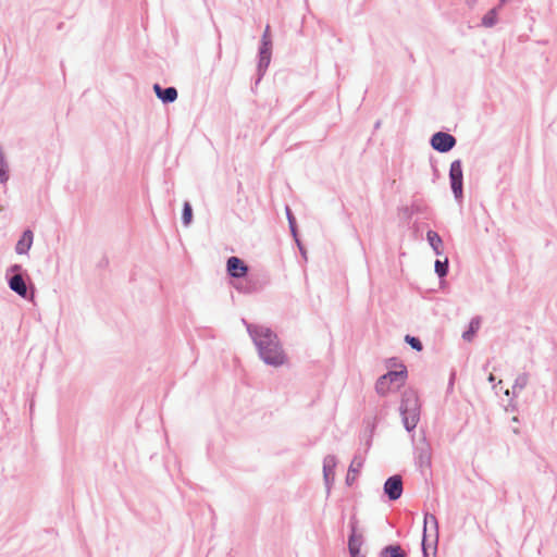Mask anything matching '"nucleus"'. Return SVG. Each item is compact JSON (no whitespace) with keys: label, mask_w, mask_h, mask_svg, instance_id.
<instances>
[{"label":"nucleus","mask_w":557,"mask_h":557,"mask_svg":"<svg viewBox=\"0 0 557 557\" xmlns=\"http://www.w3.org/2000/svg\"><path fill=\"white\" fill-rule=\"evenodd\" d=\"M483 24L487 27H491L496 22V11L491 10L484 17H483Z\"/></svg>","instance_id":"6ab92c4d"},{"label":"nucleus","mask_w":557,"mask_h":557,"mask_svg":"<svg viewBox=\"0 0 557 557\" xmlns=\"http://www.w3.org/2000/svg\"><path fill=\"white\" fill-rule=\"evenodd\" d=\"M33 243V233L30 231L24 232L22 238L16 244V252L22 255L28 251Z\"/></svg>","instance_id":"ddd939ff"},{"label":"nucleus","mask_w":557,"mask_h":557,"mask_svg":"<svg viewBox=\"0 0 557 557\" xmlns=\"http://www.w3.org/2000/svg\"><path fill=\"white\" fill-rule=\"evenodd\" d=\"M248 268L244 261L237 257H231L227 260V272L233 277H244L247 274Z\"/></svg>","instance_id":"1a4fd4ad"},{"label":"nucleus","mask_w":557,"mask_h":557,"mask_svg":"<svg viewBox=\"0 0 557 557\" xmlns=\"http://www.w3.org/2000/svg\"><path fill=\"white\" fill-rule=\"evenodd\" d=\"M384 492L387 494L389 499H398L403 493V481L400 476L394 475L388 478L384 484Z\"/></svg>","instance_id":"0eeeda50"},{"label":"nucleus","mask_w":557,"mask_h":557,"mask_svg":"<svg viewBox=\"0 0 557 557\" xmlns=\"http://www.w3.org/2000/svg\"><path fill=\"white\" fill-rule=\"evenodd\" d=\"M436 525V518L433 515H426L424 518V532L422 539L424 557H434L435 555L437 542Z\"/></svg>","instance_id":"20e7f679"},{"label":"nucleus","mask_w":557,"mask_h":557,"mask_svg":"<svg viewBox=\"0 0 557 557\" xmlns=\"http://www.w3.org/2000/svg\"><path fill=\"white\" fill-rule=\"evenodd\" d=\"M488 380H490L491 382H493V381H494V375H493V374H490Z\"/></svg>","instance_id":"393cba45"},{"label":"nucleus","mask_w":557,"mask_h":557,"mask_svg":"<svg viewBox=\"0 0 557 557\" xmlns=\"http://www.w3.org/2000/svg\"><path fill=\"white\" fill-rule=\"evenodd\" d=\"M479 326H480V322L479 321H476V320L471 321L470 330L468 332L463 333V338L467 339V341H471L472 336L478 331Z\"/></svg>","instance_id":"a211bd4d"},{"label":"nucleus","mask_w":557,"mask_h":557,"mask_svg":"<svg viewBox=\"0 0 557 557\" xmlns=\"http://www.w3.org/2000/svg\"><path fill=\"white\" fill-rule=\"evenodd\" d=\"M405 339L413 349H416L418 351H420L422 349V344L417 337L407 335Z\"/></svg>","instance_id":"412c9836"},{"label":"nucleus","mask_w":557,"mask_h":557,"mask_svg":"<svg viewBox=\"0 0 557 557\" xmlns=\"http://www.w3.org/2000/svg\"><path fill=\"white\" fill-rule=\"evenodd\" d=\"M153 89L158 98L163 102H173L177 98V90L174 87H169L163 90L158 84H156Z\"/></svg>","instance_id":"9d476101"},{"label":"nucleus","mask_w":557,"mask_h":557,"mask_svg":"<svg viewBox=\"0 0 557 557\" xmlns=\"http://www.w3.org/2000/svg\"><path fill=\"white\" fill-rule=\"evenodd\" d=\"M400 413L403 416L405 428L408 431L414 429L420 416L419 398L416 392L406 391L403 394Z\"/></svg>","instance_id":"f03ea898"},{"label":"nucleus","mask_w":557,"mask_h":557,"mask_svg":"<svg viewBox=\"0 0 557 557\" xmlns=\"http://www.w3.org/2000/svg\"><path fill=\"white\" fill-rule=\"evenodd\" d=\"M10 287L20 296L25 297L27 293L26 284L20 274H16L10 280Z\"/></svg>","instance_id":"f8f14e48"},{"label":"nucleus","mask_w":557,"mask_h":557,"mask_svg":"<svg viewBox=\"0 0 557 557\" xmlns=\"http://www.w3.org/2000/svg\"><path fill=\"white\" fill-rule=\"evenodd\" d=\"M385 554H387L389 557H405V553L400 546H388L385 548Z\"/></svg>","instance_id":"f3484780"},{"label":"nucleus","mask_w":557,"mask_h":557,"mask_svg":"<svg viewBox=\"0 0 557 557\" xmlns=\"http://www.w3.org/2000/svg\"><path fill=\"white\" fill-rule=\"evenodd\" d=\"M449 177L455 197L460 198L462 195V168L459 160H456L451 163Z\"/></svg>","instance_id":"39448f33"},{"label":"nucleus","mask_w":557,"mask_h":557,"mask_svg":"<svg viewBox=\"0 0 557 557\" xmlns=\"http://www.w3.org/2000/svg\"><path fill=\"white\" fill-rule=\"evenodd\" d=\"M8 178H9V176L7 173V163L4 161L2 151L0 150V182L4 183L8 181Z\"/></svg>","instance_id":"dca6fc26"},{"label":"nucleus","mask_w":557,"mask_h":557,"mask_svg":"<svg viewBox=\"0 0 557 557\" xmlns=\"http://www.w3.org/2000/svg\"><path fill=\"white\" fill-rule=\"evenodd\" d=\"M426 238L432 248L434 249L435 253L441 255L443 242L440 235L434 231H429L426 234Z\"/></svg>","instance_id":"4468645a"},{"label":"nucleus","mask_w":557,"mask_h":557,"mask_svg":"<svg viewBox=\"0 0 557 557\" xmlns=\"http://www.w3.org/2000/svg\"><path fill=\"white\" fill-rule=\"evenodd\" d=\"M362 467L361 460L354 459L349 466L348 473L346 476L347 484H352L357 479L360 468Z\"/></svg>","instance_id":"2eb2a0df"},{"label":"nucleus","mask_w":557,"mask_h":557,"mask_svg":"<svg viewBox=\"0 0 557 557\" xmlns=\"http://www.w3.org/2000/svg\"><path fill=\"white\" fill-rule=\"evenodd\" d=\"M261 55V62H265V65L270 62V52H269V46H264L262 44V48L260 50Z\"/></svg>","instance_id":"5701e85b"},{"label":"nucleus","mask_w":557,"mask_h":557,"mask_svg":"<svg viewBox=\"0 0 557 557\" xmlns=\"http://www.w3.org/2000/svg\"><path fill=\"white\" fill-rule=\"evenodd\" d=\"M262 42L264 46H269L271 42H270V27L267 26L265 30H264V34H263V37H262Z\"/></svg>","instance_id":"b1692460"},{"label":"nucleus","mask_w":557,"mask_h":557,"mask_svg":"<svg viewBox=\"0 0 557 557\" xmlns=\"http://www.w3.org/2000/svg\"><path fill=\"white\" fill-rule=\"evenodd\" d=\"M248 332L252 336L260 357L265 363L278 367L285 362V356L277 337L270 329L261 325H249Z\"/></svg>","instance_id":"f257e3e1"},{"label":"nucleus","mask_w":557,"mask_h":557,"mask_svg":"<svg viewBox=\"0 0 557 557\" xmlns=\"http://www.w3.org/2000/svg\"><path fill=\"white\" fill-rule=\"evenodd\" d=\"M456 144L454 136L447 133L438 132L432 136L431 145L440 152L449 151Z\"/></svg>","instance_id":"423d86ee"},{"label":"nucleus","mask_w":557,"mask_h":557,"mask_svg":"<svg viewBox=\"0 0 557 557\" xmlns=\"http://www.w3.org/2000/svg\"><path fill=\"white\" fill-rule=\"evenodd\" d=\"M363 543L362 534L357 532L355 523L351 524V534L349 536L348 547L351 557H364L361 553Z\"/></svg>","instance_id":"6e6552de"},{"label":"nucleus","mask_w":557,"mask_h":557,"mask_svg":"<svg viewBox=\"0 0 557 557\" xmlns=\"http://www.w3.org/2000/svg\"><path fill=\"white\" fill-rule=\"evenodd\" d=\"M191 218H193V211H191V207L188 202H185L184 205V210H183V221L184 223L187 225L190 223L191 221Z\"/></svg>","instance_id":"aec40b11"},{"label":"nucleus","mask_w":557,"mask_h":557,"mask_svg":"<svg viewBox=\"0 0 557 557\" xmlns=\"http://www.w3.org/2000/svg\"><path fill=\"white\" fill-rule=\"evenodd\" d=\"M407 371L404 366L399 370L391 371L382 375L376 382V391L381 395H386L389 392L398 389L405 384Z\"/></svg>","instance_id":"7ed1b4c3"},{"label":"nucleus","mask_w":557,"mask_h":557,"mask_svg":"<svg viewBox=\"0 0 557 557\" xmlns=\"http://www.w3.org/2000/svg\"><path fill=\"white\" fill-rule=\"evenodd\" d=\"M435 270L440 276H444L447 272V259L444 262L437 260L435 262Z\"/></svg>","instance_id":"4be33fe9"},{"label":"nucleus","mask_w":557,"mask_h":557,"mask_svg":"<svg viewBox=\"0 0 557 557\" xmlns=\"http://www.w3.org/2000/svg\"><path fill=\"white\" fill-rule=\"evenodd\" d=\"M336 466V461H335V458L332 457V456H327L324 458V461H323V474H324V480L326 482V484L329 485L333 479H334V468Z\"/></svg>","instance_id":"9b49d317"}]
</instances>
